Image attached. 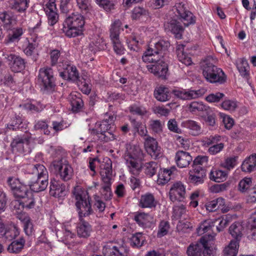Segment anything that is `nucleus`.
Listing matches in <instances>:
<instances>
[{
  "label": "nucleus",
  "instance_id": "f257e3e1",
  "mask_svg": "<svg viewBox=\"0 0 256 256\" xmlns=\"http://www.w3.org/2000/svg\"><path fill=\"white\" fill-rule=\"evenodd\" d=\"M77 202L76 205L78 209L80 222L77 224V234L80 238H86L90 236L92 231V226L82 217L86 216L92 212L89 196L86 192H76L74 193Z\"/></svg>",
  "mask_w": 256,
  "mask_h": 256
},
{
  "label": "nucleus",
  "instance_id": "f03ea898",
  "mask_svg": "<svg viewBox=\"0 0 256 256\" xmlns=\"http://www.w3.org/2000/svg\"><path fill=\"white\" fill-rule=\"evenodd\" d=\"M217 62L216 57L209 55L202 59L199 65L208 82L222 84L226 82V76L222 70L216 66Z\"/></svg>",
  "mask_w": 256,
  "mask_h": 256
},
{
  "label": "nucleus",
  "instance_id": "7ed1b4c3",
  "mask_svg": "<svg viewBox=\"0 0 256 256\" xmlns=\"http://www.w3.org/2000/svg\"><path fill=\"white\" fill-rule=\"evenodd\" d=\"M52 156L54 160L50 164V168L58 174L60 178L64 182L71 179L73 170L64 156V152L61 149L53 150Z\"/></svg>",
  "mask_w": 256,
  "mask_h": 256
},
{
  "label": "nucleus",
  "instance_id": "20e7f679",
  "mask_svg": "<svg viewBox=\"0 0 256 256\" xmlns=\"http://www.w3.org/2000/svg\"><path fill=\"white\" fill-rule=\"evenodd\" d=\"M84 24L83 16L72 13L65 19L62 30L68 37L74 38L82 34Z\"/></svg>",
  "mask_w": 256,
  "mask_h": 256
},
{
  "label": "nucleus",
  "instance_id": "39448f33",
  "mask_svg": "<svg viewBox=\"0 0 256 256\" xmlns=\"http://www.w3.org/2000/svg\"><path fill=\"white\" fill-rule=\"evenodd\" d=\"M170 44L168 40H160L154 43L153 47L148 46L142 56L144 62L152 60V58L168 60V48Z\"/></svg>",
  "mask_w": 256,
  "mask_h": 256
},
{
  "label": "nucleus",
  "instance_id": "423d86ee",
  "mask_svg": "<svg viewBox=\"0 0 256 256\" xmlns=\"http://www.w3.org/2000/svg\"><path fill=\"white\" fill-rule=\"evenodd\" d=\"M124 158L130 172L134 174L135 170L138 171L140 169V162L143 160L144 154L138 146L127 144Z\"/></svg>",
  "mask_w": 256,
  "mask_h": 256
},
{
  "label": "nucleus",
  "instance_id": "0eeeda50",
  "mask_svg": "<svg viewBox=\"0 0 256 256\" xmlns=\"http://www.w3.org/2000/svg\"><path fill=\"white\" fill-rule=\"evenodd\" d=\"M38 82L44 93H50L56 86L52 69L50 68H41L39 70Z\"/></svg>",
  "mask_w": 256,
  "mask_h": 256
},
{
  "label": "nucleus",
  "instance_id": "6e6552de",
  "mask_svg": "<svg viewBox=\"0 0 256 256\" xmlns=\"http://www.w3.org/2000/svg\"><path fill=\"white\" fill-rule=\"evenodd\" d=\"M112 122L108 120H103L97 122L95 128L91 130V134L96 136L98 140L102 142H108L116 138V136L112 130Z\"/></svg>",
  "mask_w": 256,
  "mask_h": 256
},
{
  "label": "nucleus",
  "instance_id": "1a4fd4ad",
  "mask_svg": "<svg viewBox=\"0 0 256 256\" xmlns=\"http://www.w3.org/2000/svg\"><path fill=\"white\" fill-rule=\"evenodd\" d=\"M148 62L154 63L146 66L148 71L156 76L165 79L168 72V60L152 58V60Z\"/></svg>",
  "mask_w": 256,
  "mask_h": 256
},
{
  "label": "nucleus",
  "instance_id": "9d476101",
  "mask_svg": "<svg viewBox=\"0 0 256 256\" xmlns=\"http://www.w3.org/2000/svg\"><path fill=\"white\" fill-rule=\"evenodd\" d=\"M194 114L202 118L209 126H214L216 124V114L202 102H193V114Z\"/></svg>",
  "mask_w": 256,
  "mask_h": 256
},
{
  "label": "nucleus",
  "instance_id": "9b49d317",
  "mask_svg": "<svg viewBox=\"0 0 256 256\" xmlns=\"http://www.w3.org/2000/svg\"><path fill=\"white\" fill-rule=\"evenodd\" d=\"M208 160L206 156H198L193 160V182L198 184L204 182L206 176V170L200 166H202Z\"/></svg>",
  "mask_w": 256,
  "mask_h": 256
},
{
  "label": "nucleus",
  "instance_id": "f8f14e48",
  "mask_svg": "<svg viewBox=\"0 0 256 256\" xmlns=\"http://www.w3.org/2000/svg\"><path fill=\"white\" fill-rule=\"evenodd\" d=\"M7 182L15 198H24L29 193L30 188L22 182L20 178L9 177Z\"/></svg>",
  "mask_w": 256,
  "mask_h": 256
},
{
  "label": "nucleus",
  "instance_id": "ddd939ff",
  "mask_svg": "<svg viewBox=\"0 0 256 256\" xmlns=\"http://www.w3.org/2000/svg\"><path fill=\"white\" fill-rule=\"evenodd\" d=\"M30 139V136L28 134L15 136L10 144L12 152L19 154L28 152Z\"/></svg>",
  "mask_w": 256,
  "mask_h": 256
},
{
  "label": "nucleus",
  "instance_id": "4468645a",
  "mask_svg": "<svg viewBox=\"0 0 256 256\" xmlns=\"http://www.w3.org/2000/svg\"><path fill=\"white\" fill-rule=\"evenodd\" d=\"M40 166H44L42 164H30L28 166L27 169L28 172L20 178L29 188L31 184H32L38 178V176L41 174L39 170Z\"/></svg>",
  "mask_w": 256,
  "mask_h": 256
},
{
  "label": "nucleus",
  "instance_id": "2eb2a0df",
  "mask_svg": "<svg viewBox=\"0 0 256 256\" xmlns=\"http://www.w3.org/2000/svg\"><path fill=\"white\" fill-rule=\"evenodd\" d=\"M39 170L41 174L38 176L30 189L34 192H40L44 190L48 185V172L44 166H40Z\"/></svg>",
  "mask_w": 256,
  "mask_h": 256
},
{
  "label": "nucleus",
  "instance_id": "dca6fc26",
  "mask_svg": "<svg viewBox=\"0 0 256 256\" xmlns=\"http://www.w3.org/2000/svg\"><path fill=\"white\" fill-rule=\"evenodd\" d=\"M193 256H214L212 248L208 246V241L204 236L193 244Z\"/></svg>",
  "mask_w": 256,
  "mask_h": 256
},
{
  "label": "nucleus",
  "instance_id": "f3484780",
  "mask_svg": "<svg viewBox=\"0 0 256 256\" xmlns=\"http://www.w3.org/2000/svg\"><path fill=\"white\" fill-rule=\"evenodd\" d=\"M186 188L181 182H177L172 184L169 196L173 202H182L185 197Z\"/></svg>",
  "mask_w": 256,
  "mask_h": 256
},
{
  "label": "nucleus",
  "instance_id": "a211bd4d",
  "mask_svg": "<svg viewBox=\"0 0 256 256\" xmlns=\"http://www.w3.org/2000/svg\"><path fill=\"white\" fill-rule=\"evenodd\" d=\"M173 10H175L176 16L180 18L185 26H188L192 23V13L186 10L184 4L182 3L176 4Z\"/></svg>",
  "mask_w": 256,
  "mask_h": 256
},
{
  "label": "nucleus",
  "instance_id": "6ab92c4d",
  "mask_svg": "<svg viewBox=\"0 0 256 256\" xmlns=\"http://www.w3.org/2000/svg\"><path fill=\"white\" fill-rule=\"evenodd\" d=\"M6 58L8 61V65L12 72H18L25 68V60L20 56L10 54L7 56Z\"/></svg>",
  "mask_w": 256,
  "mask_h": 256
},
{
  "label": "nucleus",
  "instance_id": "aec40b11",
  "mask_svg": "<svg viewBox=\"0 0 256 256\" xmlns=\"http://www.w3.org/2000/svg\"><path fill=\"white\" fill-rule=\"evenodd\" d=\"M164 30L170 32L174 35L176 38L180 39L182 38L184 28L180 22L178 20L172 18L164 24Z\"/></svg>",
  "mask_w": 256,
  "mask_h": 256
},
{
  "label": "nucleus",
  "instance_id": "412c9836",
  "mask_svg": "<svg viewBox=\"0 0 256 256\" xmlns=\"http://www.w3.org/2000/svg\"><path fill=\"white\" fill-rule=\"evenodd\" d=\"M145 148L152 157L156 159L161 156V148L158 146L156 139L150 136L146 138L144 142Z\"/></svg>",
  "mask_w": 256,
  "mask_h": 256
},
{
  "label": "nucleus",
  "instance_id": "4be33fe9",
  "mask_svg": "<svg viewBox=\"0 0 256 256\" xmlns=\"http://www.w3.org/2000/svg\"><path fill=\"white\" fill-rule=\"evenodd\" d=\"M66 185L59 180H51L50 184V194L56 198L65 195Z\"/></svg>",
  "mask_w": 256,
  "mask_h": 256
},
{
  "label": "nucleus",
  "instance_id": "5701e85b",
  "mask_svg": "<svg viewBox=\"0 0 256 256\" xmlns=\"http://www.w3.org/2000/svg\"><path fill=\"white\" fill-rule=\"evenodd\" d=\"M0 20L3 23V26L6 30L12 29L16 24V20L13 13L10 11L0 12Z\"/></svg>",
  "mask_w": 256,
  "mask_h": 256
},
{
  "label": "nucleus",
  "instance_id": "b1692460",
  "mask_svg": "<svg viewBox=\"0 0 256 256\" xmlns=\"http://www.w3.org/2000/svg\"><path fill=\"white\" fill-rule=\"evenodd\" d=\"M244 230L243 226L240 222H236L232 224L228 228L229 233L233 238L231 241L239 244L243 236Z\"/></svg>",
  "mask_w": 256,
  "mask_h": 256
},
{
  "label": "nucleus",
  "instance_id": "393cba45",
  "mask_svg": "<svg viewBox=\"0 0 256 256\" xmlns=\"http://www.w3.org/2000/svg\"><path fill=\"white\" fill-rule=\"evenodd\" d=\"M134 219L139 226L142 228L147 227L154 222L152 215L144 212L136 214L134 216Z\"/></svg>",
  "mask_w": 256,
  "mask_h": 256
},
{
  "label": "nucleus",
  "instance_id": "a878e982",
  "mask_svg": "<svg viewBox=\"0 0 256 256\" xmlns=\"http://www.w3.org/2000/svg\"><path fill=\"white\" fill-rule=\"evenodd\" d=\"M178 56L180 61L185 65L188 66L192 64L191 52L188 50H184L183 45H178L176 48Z\"/></svg>",
  "mask_w": 256,
  "mask_h": 256
},
{
  "label": "nucleus",
  "instance_id": "bb28decb",
  "mask_svg": "<svg viewBox=\"0 0 256 256\" xmlns=\"http://www.w3.org/2000/svg\"><path fill=\"white\" fill-rule=\"evenodd\" d=\"M252 185V178H245L241 180L238 184L239 190L242 192H248L251 194H256V187L252 189H249ZM252 202H256V196H253L250 198Z\"/></svg>",
  "mask_w": 256,
  "mask_h": 256
},
{
  "label": "nucleus",
  "instance_id": "cd10ccee",
  "mask_svg": "<svg viewBox=\"0 0 256 256\" xmlns=\"http://www.w3.org/2000/svg\"><path fill=\"white\" fill-rule=\"evenodd\" d=\"M176 161L178 167L182 168L188 166L192 160L190 154L184 151H178L176 155Z\"/></svg>",
  "mask_w": 256,
  "mask_h": 256
},
{
  "label": "nucleus",
  "instance_id": "c85d7f7f",
  "mask_svg": "<svg viewBox=\"0 0 256 256\" xmlns=\"http://www.w3.org/2000/svg\"><path fill=\"white\" fill-rule=\"evenodd\" d=\"M80 94H72L70 96L69 100L72 106V110L74 112L80 111L84 106V102L80 98Z\"/></svg>",
  "mask_w": 256,
  "mask_h": 256
},
{
  "label": "nucleus",
  "instance_id": "c756f323",
  "mask_svg": "<svg viewBox=\"0 0 256 256\" xmlns=\"http://www.w3.org/2000/svg\"><path fill=\"white\" fill-rule=\"evenodd\" d=\"M26 127L27 124L23 122L22 118L18 115H15L7 126L8 128L12 130H24L26 129Z\"/></svg>",
  "mask_w": 256,
  "mask_h": 256
},
{
  "label": "nucleus",
  "instance_id": "7c9ffc66",
  "mask_svg": "<svg viewBox=\"0 0 256 256\" xmlns=\"http://www.w3.org/2000/svg\"><path fill=\"white\" fill-rule=\"evenodd\" d=\"M20 233V228L15 224H12L8 226L4 233L1 236H4L6 239L11 240L16 238Z\"/></svg>",
  "mask_w": 256,
  "mask_h": 256
},
{
  "label": "nucleus",
  "instance_id": "2f4dec72",
  "mask_svg": "<svg viewBox=\"0 0 256 256\" xmlns=\"http://www.w3.org/2000/svg\"><path fill=\"white\" fill-rule=\"evenodd\" d=\"M156 205V202L154 197L152 194L146 193L141 196L140 206L142 208H155Z\"/></svg>",
  "mask_w": 256,
  "mask_h": 256
},
{
  "label": "nucleus",
  "instance_id": "473e14b6",
  "mask_svg": "<svg viewBox=\"0 0 256 256\" xmlns=\"http://www.w3.org/2000/svg\"><path fill=\"white\" fill-rule=\"evenodd\" d=\"M243 172H250L256 169V154H251L246 158L241 166Z\"/></svg>",
  "mask_w": 256,
  "mask_h": 256
},
{
  "label": "nucleus",
  "instance_id": "72a5a7b5",
  "mask_svg": "<svg viewBox=\"0 0 256 256\" xmlns=\"http://www.w3.org/2000/svg\"><path fill=\"white\" fill-rule=\"evenodd\" d=\"M106 176H101L104 184L102 186V194L106 200L111 198L112 192L111 191V176L112 174H106Z\"/></svg>",
  "mask_w": 256,
  "mask_h": 256
},
{
  "label": "nucleus",
  "instance_id": "f704fd0d",
  "mask_svg": "<svg viewBox=\"0 0 256 256\" xmlns=\"http://www.w3.org/2000/svg\"><path fill=\"white\" fill-rule=\"evenodd\" d=\"M20 198H21V200L18 201L19 206L23 209L30 210L34 208L36 205V201L34 196L30 192L27 196Z\"/></svg>",
  "mask_w": 256,
  "mask_h": 256
},
{
  "label": "nucleus",
  "instance_id": "c9c22d12",
  "mask_svg": "<svg viewBox=\"0 0 256 256\" xmlns=\"http://www.w3.org/2000/svg\"><path fill=\"white\" fill-rule=\"evenodd\" d=\"M25 244V240L23 238L14 240L7 248L8 251L12 254H18L23 249Z\"/></svg>",
  "mask_w": 256,
  "mask_h": 256
},
{
  "label": "nucleus",
  "instance_id": "e433bc0d",
  "mask_svg": "<svg viewBox=\"0 0 256 256\" xmlns=\"http://www.w3.org/2000/svg\"><path fill=\"white\" fill-rule=\"evenodd\" d=\"M6 31L8 32V42H10L18 41L24 33L22 28L20 27L14 28V26L12 28V29Z\"/></svg>",
  "mask_w": 256,
  "mask_h": 256
},
{
  "label": "nucleus",
  "instance_id": "4c0bfd02",
  "mask_svg": "<svg viewBox=\"0 0 256 256\" xmlns=\"http://www.w3.org/2000/svg\"><path fill=\"white\" fill-rule=\"evenodd\" d=\"M155 98L158 101L165 102L169 99L168 88L164 86L157 88L154 92Z\"/></svg>",
  "mask_w": 256,
  "mask_h": 256
},
{
  "label": "nucleus",
  "instance_id": "58836bf2",
  "mask_svg": "<svg viewBox=\"0 0 256 256\" xmlns=\"http://www.w3.org/2000/svg\"><path fill=\"white\" fill-rule=\"evenodd\" d=\"M100 166L101 176H106V174H112V161L110 158H104Z\"/></svg>",
  "mask_w": 256,
  "mask_h": 256
},
{
  "label": "nucleus",
  "instance_id": "ea45409f",
  "mask_svg": "<svg viewBox=\"0 0 256 256\" xmlns=\"http://www.w3.org/2000/svg\"><path fill=\"white\" fill-rule=\"evenodd\" d=\"M28 2L29 0H12L10 7L18 12H24L28 8Z\"/></svg>",
  "mask_w": 256,
  "mask_h": 256
},
{
  "label": "nucleus",
  "instance_id": "a19ab883",
  "mask_svg": "<svg viewBox=\"0 0 256 256\" xmlns=\"http://www.w3.org/2000/svg\"><path fill=\"white\" fill-rule=\"evenodd\" d=\"M122 22L119 20H116L111 25L110 29V38L111 40H116L119 38L120 31L123 30L121 28Z\"/></svg>",
  "mask_w": 256,
  "mask_h": 256
},
{
  "label": "nucleus",
  "instance_id": "79ce46f5",
  "mask_svg": "<svg viewBox=\"0 0 256 256\" xmlns=\"http://www.w3.org/2000/svg\"><path fill=\"white\" fill-rule=\"evenodd\" d=\"M224 204V200L222 198H218L216 200L208 202L206 205V208L210 212H214L219 209Z\"/></svg>",
  "mask_w": 256,
  "mask_h": 256
},
{
  "label": "nucleus",
  "instance_id": "37998d69",
  "mask_svg": "<svg viewBox=\"0 0 256 256\" xmlns=\"http://www.w3.org/2000/svg\"><path fill=\"white\" fill-rule=\"evenodd\" d=\"M172 173V169H164L158 172L157 182L158 184L164 185L170 180Z\"/></svg>",
  "mask_w": 256,
  "mask_h": 256
},
{
  "label": "nucleus",
  "instance_id": "c03bdc74",
  "mask_svg": "<svg viewBox=\"0 0 256 256\" xmlns=\"http://www.w3.org/2000/svg\"><path fill=\"white\" fill-rule=\"evenodd\" d=\"M238 247L239 244H238L236 242H234V241H230L229 244L224 250V256H236Z\"/></svg>",
  "mask_w": 256,
  "mask_h": 256
},
{
  "label": "nucleus",
  "instance_id": "a18cd8bd",
  "mask_svg": "<svg viewBox=\"0 0 256 256\" xmlns=\"http://www.w3.org/2000/svg\"><path fill=\"white\" fill-rule=\"evenodd\" d=\"M104 256H125L126 254V250L123 247L113 246L112 248H106Z\"/></svg>",
  "mask_w": 256,
  "mask_h": 256
},
{
  "label": "nucleus",
  "instance_id": "49530a36",
  "mask_svg": "<svg viewBox=\"0 0 256 256\" xmlns=\"http://www.w3.org/2000/svg\"><path fill=\"white\" fill-rule=\"evenodd\" d=\"M145 238L142 232H136L130 238L131 245L137 248L141 247L145 242Z\"/></svg>",
  "mask_w": 256,
  "mask_h": 256
},
{
  "label": "nucleus",
  "instance_id": "de8ad7c7",
  "mask_svg": "<svg viewBox=\"0 0 256 256\" xmlns=\"http://www.w3.org/2000/svg\"><path fill=\"white\" fill-rule=\"evenodd\" d=\"M237 68L240 74L246 78L248 75V64L244 58H240L237 63Z\"/></svg>",
  "mask_w": 256,
  "mask_h": 256
},
{
  "label": "nucleus",
  "instance_id": "09e8293b",
  "mask_svg": "<svg viewBox=\"0 0 256 256\" xmlns=\"http://www.w3.org/2000/svg\"><path fill=\"white\" fill-rule=\"evenodd\" d=\"M22 221L24 222V229L26 234L28 236L32 235L34 228L30 218L28 216H24Z\"/></svg>",
  "mask_w": 256,
  "mask_h": 256
},
{
  "label": "nucleus",
  "instance_id": "8fccbe9b",
  "mask_svg": "<svg viewBox=\"0 0 256 256\" xmlns=\"http://www.w3.org/2000/svg\"><path fill=\"white\" fill-rule=\"evenodd\" d=\"M226 174L221 170H212L210 172V178L216 182H220L225 180Z\"/></svg>",
  "mask_w": 256,
  "mask_h": 256
},
{
  "label": "nucleus",
  "instance_id": "3c124183",
  "mask_svg": "<svg viewBox=\"0 0 256 256\" xmlns=\"http://www.w3.org/2000/svg\"><path fill=\"white\" fill-rule=\"evenodd\" d=\"M170 228L169 222L166 220H162L158 224V230L157 232V236L162 238L166 235Z\"/></svg>",
  "mask_w": 256,
  "mask_h": 256
},
{
  "label": "nucleus",
  "instance_id": "603ef678",
  "mask_svg": "<svg viewBox=\"0 0 256 256\" xmlns=\"http://www.w3.org/2000/svg\"><path fill=\"white\" fill-rule=\"evenodd\" d=\"M145 174L149 177H152L157 171L158 164L154 162H150L144 164Z\"/></svg>",
  "mask_w": 256,
  "mask_h": 256
},
{
  "label": "nucleus",
  "instance_id": "864d4df0",
  "mask_svg": "<svg viewBox=\"0 0 256 256\" xmlns=\"http://www.w3.org/2000/svg\"><path fill=\"white\" fill-rule=\"evenodd\" d=\"M66 72L68 74L69 80L74 82L78 80L79 73L75 66L68 65L66 68Z\"/></svg>",
  "mask_w": 256,
  "mask_h": 256
},
{
  "label": "nucleus",
  "instance_id": "5fc2aeb1",
  "mask_svg": "<svg viewBox=\"0 0 256 256\" xmlns=\"http://www.w3.org/2000/svg\"><path fill=\"white\" fill-rule=\"evenodd\" d=\"M173 94L176 97L182 100H190L192 98V93L191 91H187L186 90H174Z\"/></svg>",
  "mask_w": 256,
  "mask_h": 256
},
{
  "label": "nucleus",
  "instance_id": "6e6d98bb",
  "mask_svg": "<svg viewBox=\"0 0 256 256\" xmlns=\"http://www.w3.org/2000/svg\"><path fill=\"white\" fill-rule=\"evenodd\" d=\"M96 2L106 11L110 12L114 8L113 0H96Z\"/></svg>",
  "mask_w": 256,
  "mask_h": 256
},
{
  "label": "nucleus",
  "instance_id": "4d7b16f0",
  "mask_svg": "<svg viewBox=\"0 0 256 256\" xmlns=\"http://www.w3.org/2000/svg\"><path fill=\"white\" fill-rule=\"evenodd\" d=\"M48 125L46 120H40L36 122L34 128L36 130H42L46 135H50V131L48 128Z\"/></svg>",
  "mask_w": 256,
  "mask_h": 256
},
{
  "label": "nucleus",
  "instance_id": "13d9d810",
  "mask_svg": "<svg viewBox=\"0 0 256 256\" xmlns=\"http://www.w3.org/2000/svg\"><path fill=\"white\" fill-rule=\"evenodd\" d=\"M148 14V11L144 8L140 6L135 7L132 13V18L133 19L138 20L143 16H146Z\"/></svg>",
  "mask_w": 256,
  "mask_h": 256
},
{
  "label": "nucleus",
  "instance_id": "bf43d9fd",
  "mask_svg": "<svg viewBox=\"0 0 256 256\" xmlns=\"http://www.w3.org/2000/svg\"><path fill=\"white\" fill-rule=\"evenodd\" d=\"M60 9L62 12L68 13L72 8V0H60Z\"/></svg>",
  "mask_w": 256,
  "mask_h": 256
},
{
  "label": "nucleus",
  "instance_id": "052dcab7",
  "mask_svg": "<svg viewBox=\"0 0 256 256\" xmlns=\"http://www.w3.org/2000/svg\"><path fill=\"white\" fill-rule=\"evenodd\" d=\"M36 46L33 44H29L27 47L24 49V52L28 56H31L33 61L36 60L38 54L35 52Z\"/></svg>",
  "mask_w": 256,
  "mask_h": 256
},
{
  "label": "nucleus",
  "instance_id": "680f3d73",
  "mask_svg": "<svg viewBox=\"0 0 256 256\" xmlns=\"http://www.w3.org/2000/svg\"><path fill=\"white\" fill-rule=\"evenodd\" d=\"M224 96L225 95L223 93L220 92L215 94L212 93L206 98V100L210 103L218 102L222 100Z\"/></svg>",
  "mask_w": 256,
  "mask_h": 256
},
{
  "label": "nucleus",
  "instance_id": "e2e57ef3",
  "mask_svg": "<svg viewBox=\"0 0 256 256\" xmlns=\"http://www.w3.org/2000/svg\"><path fill=\"white\" fill-rule=\"evenodd\" d=\"M112 41L113 44L114 50L116 53L120 55L123 54L124 52L125 49L121 44L120 38L116 39V40H112Z\"/></svg>",
  "mask_w": 256,
  "mask_h": 256
},
{
  "label": "nucleus",
  "instance_id": "0e129e2a",
  "mask_svg": "<svg viewBox=\"0 0 256 256\" xmlns=\"http://www.w3.org/2000/svg\"><path fill=\"white\" fill-rule=\"evenodd\" d=\"M221 106L226 110L234 111L237 107V104L234 101L225 100L222 103Z\"/></svg>",
  "mask_w": 256,
  "mask_h": 256
},
{
  "label": "nucleus",
  "instance_id": "69168bd1",
  "mask_svg": "<svg viewBox=\"0 0 256 256\" xmlns=\"http://www.w3.org/2000/svg\"><path fill=\"white\" fill-rule=\"evenodd\" d=\"M50 64L52 66H56L58 62V60L60 56V52L58 50H52L50 53Z\"/></svg>",
  "mask_w": 256,
  "mask_h": 256
},
{
  "label": "nucleus",
  "instance_id": "338daca9",
  "mask_svg": "<svg viewBox=\"0 0 256 256\" xmlns=\"http://www.w3.org/2000/svg\"><path fill=\"white\" fill-rule=\"evenodd\" d=\"M77 5L79 9L84 14H86L90 7V4L88 0H76Z\"/></svg>",
  "mask_w": 256,
  "mask_h": 256
},
{
  "label": "nucleus",
  "instance_id": "774afa93",
  "mask_svg": "<svg viewBox=\"0 0 256 256\" xmlns=\"http://www.w3.org/2000/svg\"><path fill=\"white\" fill-rule=\"evenodd\" d=\"M130 111L133 114L139 116H144L146 113V108L142 106H139L136 105H132L130 107Z\"/></svg>",
  "mask_w": 256,
  "mask_h": 256
}]
</instances>
